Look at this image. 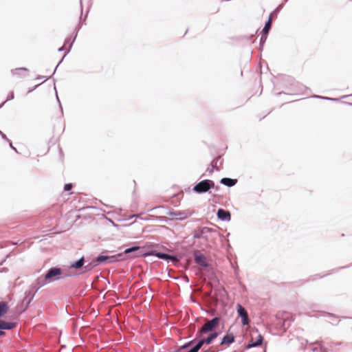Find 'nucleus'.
Segmentation results:
<instances>
[{"instance_id":"f257e3e1","label":"nucleus","mask_w":352,"mask_h":352,"mask_svg":"<svg viewBox=\"0 0 352 352\" xmlns=\"http://www.w3.org/2000/svg\"><path fill=\"white\" fill-rule=\"evenodd\" d=\"M219 321L220 318L218 317H215L210 320H207V322L200 329L199 333L201 336H202L209 332H212L216 327H218Z\"/></svg>"},{"instance_id":"f03ea898","label":"nucleus","mask_w":352,"mask_h":352,"mask_svg":"<svg viewBox=\"0 0 352 352\" xmlns=\"http://www.w3.org/2000/svg\"><path fill=\"white\" fill-rule=\"evenodd\" d=\"M214 187V183L212 180L206 179L196 184L193 190L197 193H204L208 192L211 188Z\"/></svg>"},{"instance_id":"7ed1b4c3","label":"nucleus","mask_w":352,"mask_h":352,"mask_svg":"<svg viewBox=\"0 0 352 352\" xmlns=\"http://www.w3.org/2000/svg\"><path fill=\"white\" fill-rule=\"evenodd\" d=\"M61 274V269L57 267L51 268L45 276V283L59 279V276H60Z\"/></svg>"},{"instance_id":"20e7f679","label":"nucleus","mask_w":352,"mask_h":352,"mask_svg":"<svg viewBox=\"0 0 352 352\" xmlns=\"http://www.w3.org/2000/svg\"><path fill=\"white\" fill-rule=\"evenodd\" d=\"M237 312L239 316L241 318V322L243 325H246L249 324V318L247 311L241 305L238 304L237 306Z\"/></svg>"},{"instance_id":"39448f33","label":"nucleus","mask_w":352,"mask_h":352,"mask_svg":"<svg viewBox=\"0 0 352 352\" xmlns=\"http://www.w3.org/2000/svg\"><path fill=\"white\" fill-rule=\"evenodd\" d=\"M234 342V336L232 333H227L223 336L221 342V345H229Z\"/></svg>"},{"instance_id":"423d86ee","label":"nucleus","mask_w":352,"mask_h":352,"mask_svg":"<svg viewBox=\"0 0 352 352\" xmlns=\"http://www.w3.org/2000/svg\"><path fill=\"white\" fill-rule=\"evenodd\" d=\"M218 336H219L218 333L213 332L209 336H208L206 338L200 340L199 341V342H201V346H203L204 344H210L215 338H217Z\"/></svg>"},{"instance_id":"0eeeda50","label":"nucleus","mask_w":352,"mask_h":352,"mask_svg":"<svg viewBox=\"0 0 352 352\" xmlns=\"http://www.w3.org/2000/svg\"><path fill=\"white\" fill-rule=\"evenodd\" d=\"M11 72L14 76H26L28 73V69L25 67H19L12 69Z\"/></svg>"},{"instance_id":"6e6552de","label":"nucleus","mask_w":352,"mask_h":352,"mask_svg":"<svg viewBox=\"0 0 352 352\" xmlns=\"http://www.w3.org/2000/svg\"><path fill=\"white\" fill-rule=\"evenodd\" d=\"M217 217L221 220H230V214L228 211H226L223 209H219L217 211Z\"/></svg>"},{"instance_id":"1a4fd4ad","label":"nucleus","mask_w":352,"mask_h":352,"mask_svg":"<svg viewBox=\"0 0 352 352\" xmlns=\"http://www.w3.org/2000/svg\"><path fill=\"white\" fill-rule=\"evenodd\" d=\"M262 342H263V337H262L261 335L258 334V338L256 340V342H253V338H252L251 340L250 341V342L247 345V348L250 349V348H252V347L258 346H259V345H261L262 344Z\"/></svg>"},{"instance_id":"9d476101","label":"nucleus","mask_w":352,"mask_h":352,"mask_svg":"<svg viewBox=\"0 0 352 352\" xmlns=\"http://www.w3.org/2000/svg\"><path fill=\"white\" fill-rule=\"evenodd\" d=\"M195 260L197 264L201 266H207L206 259L204 255L201 254H195Z\"/></svg>"},{"instance_id":"9b49d317","label":"nucleus","mask_w":352,"mask_h":352,"mask_svg":"<svg viewBox=\"0 0 352 352\" xmlns=\"http://www.w3.org/2000/svg\"><path fill=\"white\" fill-rule=\"evenodd\" d=\"M16 326L14 322H8L3 320H0V329H12Z\"/></svg>"},{"instance_id":"f8f14e48","label":"nucleus","mask_w":352,"mask_h":352,"mask_svg":"<svg viewBox=\"0 0 352 352\" xmlns=\"http://www.w3.org/2000/svg\"><path fill=\"white\" fill-rule=\"evenodd\" d=\"M153 254L155 255L157 257H158L160 258L169 259V260H171L173 261H177V259L175 256L168 255L167 254L161 253V252H156V253H155Z\"/></svg>"},{"instance_id":"ddd939ff","label":"nucleus","mask_w":352,"mask_h":352,"mask_svg":"<svg viewBox=\"0 0 352 352\" xmlns=\"http://www.w3.org/2000/svg\"><path fill=\"white\" fill-rule=\"evenodd\" d=\"M271 26H272V16L270 15L268 21H267V23L265 25V27L263 29L262 32H263V35L262 36L261 39H263V36H266L268 34V32L271 28Z\"/></svg>"},{"instance_id":"4468645a","label":"nucleus","mask_w":352,"mask_h":352,"mask_svg":"<svg viewBox=\"0 0 352 352\" xmlns=\"http://www.w3.org/2000/svg\"><path fill=\"white\" fill-rule=\"evenodd\" d=\"M236 182H237L236 179H233L226 178V177L223 178L221 180V184H223L227 186H229V187L234 186Z\"/></svg>"},{"instance_id":"2eb2a0df","label":"nucleus","mask_w":352,"mask_h":352,"mask_svg":"<svg viewBox=\"0 0 352 352\" xmlns=\"http://www.w3.org/2000/svg\"><path fill=\"white\" fill-rule=\"evenodd\" d=\"M8 305L6 302H0V317L3 316L8 311Z\"/></svg>"},{"instance_id":"dca6fc26","label":"nucleus","mask_w":352,"mask_h":352,"mask_svg":"<svg viewBox=\"0 0 352 352\" xmlns=\"http://www.w3.org/2000/svg\"><path fill=\"white\" fill-rule=\"evenodd\" d=\"M84 265V257H82L80 259L77 261L76 262L71 264V268L79 269L82 267Z\"/></svg>"},{"instance_id":"f3484780","label":"nucleus","mask_w":352,"mask_h":352,"mask_svg":"<svg viewBox=\"0 0 352 352\" xmlns=\"http://www.w3.org/2000/svg\"><path fill=\"white\" fill-rule=\"evenodd\" d=\"M115 258V256H100L96 258V262L98 263H100L109 258Z\"/></svg>"},{"instance_id":"a211bd4d","label":"nucleus","mask_w":352,"mask_h":352,"mask_svg":"<svg viewBox=\"0 0 352 352\" xmlns=\"http://www.w3.org/2000/svg\"><path fill=\"white\" fill-rule=\"evenodd\" d=\"M139 250H140V247H138V246L132 247L131 248H128V249L125 250L124 254H129V253L135 252Z\"/></svg>"},{"instance_id":"6ab92c4d","label":"nucleus","mask_w":352,"mask_h":352,"mask_svg":"<svg viewBox=\"0 0 352 352\" xmlns=\"http://www.w3.org/2000/svg\"><path fill=\"white\" fill-rule=\"evenodd\" d=\"M93 268V266L91 264H88L84 267V271L83 272H88L91 270Z\"/></svg>"},{"instance_id":"aec40b11","label":"nucleus","mask_w":352,"mask_h":352,"mask_svg":"<svg viewBox=\"0 0 352 352\" xmlns=\"http://www.w3.org/2000/svg\"><path fill=\"white\" fill-rule=\"evenodd\" d=\"M72 188V184H67L65 185L64 189L66 191H69Z\"/></svg>"},{"instance_id":"412c9836","label":"nucleus","mask_w":352,"mask_h":352,"mask_svg":"<svg viewBox=\"0 0 352 352\" xmlns=\"http://www.w3.org/2000/svg\"><path fill=\"white\" fill-rule=\"evenodd\" d=\"M5 333L2 331H0V336L4 335Z\"/></svg>"}]
</instances>
